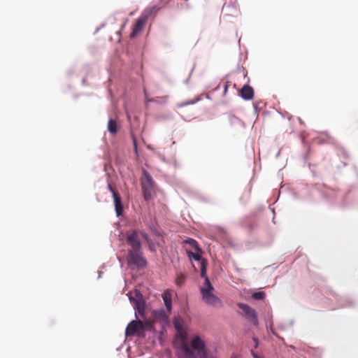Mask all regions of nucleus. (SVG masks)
Listing matches in <instances>:
<instances>
[{"mask_svg": "<svg viewBox=\"0 0 358 358\" xmlns=\"http://www.w3.org/2000/svg\"><path fill=\"white\" fill-rule=\"evenodd\" d=\"M227 88H228V86L226 85H225V89H224V92H227Z\"/></svg>", "mask_w": 358, "mask_h": 358, "instance_id": "obj_25", "label": "nucleus"}, {"mask_svg": "<svg viewBox=\"0 0 358 358\" xmlns=\"http://www.w3.org/2000/svg\"><path fill=\"white\" fill-rule=\"evenodd\" d=\"M266 294L264 292H255L252 295V298L255 300H262L265 298Z\"/></svg>", "mask_w": 358, "mask_h": 358, "instance_id": "obj_18", "label": "nucleus"}, {"mask_svg": "<svg viewBox=\"0 0 358 358\" xmlns=\"http://www.w3.org/2000/svg\"><path fill=\"white\" fill-rule=\"evenodd\" d=\"M201 277L205 278V287L201 288V293L203 300L208 305L212 306H218L221 302L219 298L212 293L213 287L211 285L209 278L206 275V262H201Z\"/></svg>", "mask_w": 358, "mask_h": 358, "instance_id": "obj_1", "label": "nucleus"}, {"mask_svg": "<svg viewBox=\"0 0 358 358\" xmlns=\"http://www.w3.org/2000/svg\"><path fill=\"white\" fill-rule=\"evenodd\" d=\"M159 9L160 8L159 6H153L152 7L145 10L142 15H148V19L150 16H155Z\"/></svg>", "mask_w": 358, "mask_h": 358, "instance_id": "obj_15", "label": "nucleus"}, {"mask_svg": "<svg viewBox=\"0 0 358 358\" xmlns=\"http://www.w3.org/2000/svg\"><path fill=\"white\" fill-rule=\"evenodd\" d=\"M231 358H241V356L239 355H232Z\"/></svg>", "mask_w": 358, "mask_h": 358, "instance_id": "obj_23", "label": "nucleus"}, {"mask_svg": "<svg viewBox=\"0 0 358 358\" xmlns=\"http://www.w3.org/2000/svg\"><path fill=\"white\" fill-rule=\"evenodd\" d=\"M252 355H254L255 358H257V357L255 355H254V352H252Z\"/></svg>", "mask_w": 358, "mask_h": 358, "instance_id": "obj_27", "label": "nucleus"}, {"mask_svg": "<svg viewBox=\"0 0 358 358\" xmlns=\"http://www.w3.org/2000/svg\"><path fill=\"white\" fill-rule=\"evenodd\" d=\"M148 21V15H141L136 21L132 31L130 34V38H134L138 35L144 29Z\"/></svg>", "mask_w": 358, "mask_h": 358, "instance_id": "obj_8", "label": "nucleus"}, {"mask_svg": "<svg viewBox=\"0 0 358 358\" xmlns=\"http://www.w3.org/2000/svg\"><path fill=\"white\" fill-rule=\"evenodd\" d=\"M132 139H133V143H134V149L136 150V152H137V143H136V138L133 136L132 137Z\"/></svg>", "mask_w": 358, "mask_h": 358, "instance_id": "obj_20", "label": "nucleus"}, {"mask_svg": "<svg viewBox=\"0 0 358 358\" xmlns=\"http://www.w3.org/2000/svg\"><path fill=\"white\" fill-rule=\"evenodd\" d=\"M191 346L194 350H196L201 358H206L207 352L206 350L205 342L199 336H195L192 341Z\"/></svg>", "mask_w": 358, "mask_h": 358, "instance_id": "obj_5", "label": "nucleus"}, {"mask_svg": "<svg viewBox=\"0 0 358 358\" xmlns=\"http://www.w3.org/2000/svg\"><path fill=\"white\" fill-rule=\"evenodd\" d=\"M128 266L131 268H143L146 266V260L142 255L141 250L134 251L129 250L128 256L127 257Z\"/></svg>", "mask_w": 358, "mask_h": 358, "instance_id": "obj_2", "label": "nucleus"}, {"mask_svg": "<svg viewBox=\"0 0 358 358\" xmlns=\"http://www.w3.org/2000/svg\"><path fill=\"white\" fill-rule=\"evenodd\" d=\"M184 243L188 244L196 252H201V248H199L198 243L194 239L187 238L184 241Z\"/></svg>", "mask_w": 358, "mask_h": 358, "instance_id": "obj_14", "label": "nucleus"}, {"mask_svg": "<svg viewBox=\"0 0 358 358\" xmlns=\"http://www.w3.org/2000/svg\"><path fill=\"white\" fill-rule=\"evenodd\" d=\"M174 326L176 327V329L178 330V331H180V324H178V322L177 321H175L174 322Z\"/></svg>", "mask_w": 358, "mask_h": 358, "instance_id": "obj_21", "label": "nucleus"}, {"mask_svg": "<svg viewBox=\"0 0 358 358\" xmlns=\"http://www.w3.org/2000/svg\"><path fill=\"white\" fill-rule=\"evenodd\" d=\"M138 312H139V313H141V310L139 308H138Z\"/></svg>", "mask_w": 358, "mask_h": 358, "instance_id": "obj_28", "label": "nucleus"}, {"mask_svg": "<svg viewBox=\"0 0 358 358\" xmlns=\"http://www.w3.org/2000/svg\"><path fill=\"white\" fill-rule=\"evenodd\" d=\"M181 337L182 338V339H185L186 338V335L183 334H181Z\"/></svg>", "mask_w": 358, "mask_h": 358, "instance_id": "obj_24", "label": "nucleus"}, {"mask_svg": "<svg viewBox=\"0 0 358 358\" xmlns=\"http://www.w3.org/2000/svg\"><path fill=\"white\" fill-rule=\"evenodd\" d=\"M238 306L240 309H241L243 311L245 316L255 326L258 325V324H259L258 319H257V313H256V311L255 310V309L252 308L250 306L245 304V303H238Z\"/></svg>", "mask_w": 358, "mask_h": 358, "instance_id": "obj_6", "label": "nucleus"}, {"mask_svg": "<svg viewBox=\"0 0 358 358\" xmlns=\"http://www.w3.org/2000/svg\"><path fill=\"white\" fill-rule=\"evenodd\" d=\"M182 348V352L186 355L187 358H194V354L187 345L183 344Z\"/></svg>", "mask_w": 358, "mask_h": 358, "instance_id": "obj_16", "label": "nucleus"}, {"mask_svg": "<svg viewBox=\"0 0 358 358\" xmlns=\"http://www.w3.org/2000/svg\"><path fill=\"white\" fill-rule=\"evenodd\" d=\"M239 94L245 100H251L254 96V90L250 85H245L241 89Z\"/></svg>", "mask_w": 358, "mask_h": 358, "instance_id": "obj_10", "label": "nucleus"}, {"mask_svg": "<svg viewBox=\"0 0 358 358\" xmlns=\"http://www.w3.org/2000/svg\"><path fill=\"white\" fill-rule=\"evenodd\" d=\"M149 101H157V100H156V99H150V100H149Z\"/></svg>", "mask_w": 358, "mask_h": 358, "instance_id": "obj_26", "label": "nucleus"}, {"mask_svg": "<svg viewBox=\"0 0 358 358\" xmlns=\"http://www.w3.org/2000/svg\"><path fill=\"white\" fill-rule=\"evenodd\" d=\"M145 327L151 328L152 323L150 322L143 323L141 321H132L127 327L126 336H134L139 331L143 330Z\"/></svg>", "mask_w": 358, "mask_h": 358, "instance_id": "obj_3", "label": "nucleus"}, {"mask_svg": "<svg viewBox=\"0 0 358 358\" xmlns=\"http://www.w3.org/2000/svg\"><path fill=\"white\" fill-rule=\"evenodd\" d=\"M162 299L164 300L166 310L169 312H171L172 307L171 293L168 290L165 291L162 294Z\"/></svg>", "mask_w": 358, "mask_h": 358, "instance_id": "obj_11", "label": "nucleus"}, {"mask_svg": "<svg viewBox=\"0 0 358 358\" xmlns=\"http://www.w3.org/2000/svg\"><path fill=\"white\" fill-rule=\"evenodd\" d=\"M253 341L255 343V348H257L258 346V344H259V341H258V339L257 338H253Z\"/></svg>", "mask_w": 358, "mask_h": 358, "instance_id": "obj_22", "label": "nucleus"}, {"mask_svg": "<svg viewBox=\"0 0 358 358\" xmlns=\"http://www.w3.org/2000/svg\"><path fill=\"white\" fill-rule=\"evenodd\" d=\"M142 191L145 201H149L156 194V186L153 180H142Z\"/></svg>", "mask_w": 358, "mask_h": 358, "instance_id": "obj_4", "label": "nucleus"}, {"mask_svg": "<svg viewBox=\"0 0 358 358\" xmlns=\"http://www.w3.org/2000/svg\"><path fill=\"white\" fill-rule=\"evenodd\" d=\"M186 252H187V257H189V259H193L196 261H199L201 266L202 261H206L207 262V261L206 259L201 258V251L192 252L190 250L187 249Z\"/></svg>", "mask_w": 358, "mask_h": 358, "instance_id": "obj_12", "label": "nucleus"}, {"mask_svg": "<svg viewBox=\"0 0 358 358\" xmlns=\"http://www.w3.org/2000/svg\"><path fill=\"white\" fill-rule=\"evenodd\" d=\"M195 102H196L195 101H189V102L182 103L178 104V107H182V106H187L188 104H194Z\"/></svg>", "mask_w": 358, "mask_h": 358, "instance_id": "obj_19", "label": "nucleus"}, {"mask_svg": "<svg viewBox=\"0 0 358 358\" xmlns=\"http://www.w3.org/2000/svg\"><path fill=\"white\" fill-rule=\"evenodd\" d=\"M185 281V276L184 274H179L177 275L176 279V283L178 286H182Z\"/></svg>", "mask_w": 358, "mask_h": 358, "instance_id": "obj_17", "label": "nucleus"}, {"mask_svg": "<svg viewBox=\"0 0 358 358\" xmlns=\"http://www.w3.org/2000/svg\"><path fill=\"white\" fill-rule=\"evenodd\" d=\"M108 189L113 194V197L115 203V208L117 213V215H121L123 211V206L122 204V200L118 193L113 188L111 185H108Z\"/></svg>", "mask_w": 358, "mask_h": 358, "instance_id": "obj_9", "label": "nucleus"}, {"mask_svg": "<svg viewBox=\"0 0 358 358\" xmlns=\"http://www.w3.org/2000/svg\"><path fill=\"white\" fill-rule=\"evenodd\" d=\"M127 242L131 247L129 250L138 251L141 250L140 238L138 237V232L136 230L132 231L127 235Z\"/></svg>", "mask_w": 358, "mask_h": 358, "instance_id": "obj_7", "label": "nucleus"}, {"mask_svg": "<svg viewBox=\"0 0 358 358\" xmlns=\"http://www.w3.org/2000/svg\"><path fill=\"white\" fill-rule=\"evenodd\" d=\"M108 130L112 135H115L118 131V126L115 120L110 119L108 122Z\"/></svg>", "mask_w": 358, "mask_h": 358, "instance_id": "obj_13", "label": "nucleus"}]
</instances>
